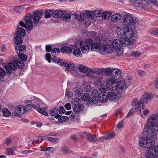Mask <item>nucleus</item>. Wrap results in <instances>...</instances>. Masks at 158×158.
Instances as JSON below:
<instances>
[{
    "mask_svg": "<svg viewBox=\"0 0 158 158\" xmlns=\"http://www.w3.org/2000/svg\"><path fill=\"white\" fill-rule=\"evenodd\" d=\"M148 123L143 133V137L139 141V144L148 148L146 154V158H158V146H153L155 142L150 138L156 137L155 131H158V110L156 114H152L148 118Z\"/></svg>",
    "mask_w": 158,
    "mask_h": 158,
    "instance_id": "f257e3e1",
    "label": "nucleus"
},
{
    "mask_svg": "<svg viewBox=\"0 0 158 158\" xmlns=\"http://www.w3.org/2000/svg\"><path fill=\"white\" fill-rule=\"evenodd\" d=\"M106 87L109 89L116 90L117 93L121 94L126 89L127 86L125 81L123 80L115 83V81L112 78L107 80L105 83Z\"/></svg>",
    "mask_w": 158,
    "mask_h": 158,
    "instance_id": "f03ea898",
    "label": "nucleus"
},
{
    "mask_svg": "<svg viewBox=\"0 0 158 158\" xmlns=\"http://www.w3.org/2000/svg\"><path fill=\"white\" fill-rule=\"evenodd\" d=\"M26 48V46L25 45H18L15 47V49L17 52L18 56L20 59L13 58L12 61L16 64L18 69H22L24 67V64L23 61H26L27 57V56L22 53V52Z\"/></svg>",
    "mask_w": 158,
    "mask_h": 158,
    "instance_id": "7ed1b4c3",
    "label": "nucleus"
},
{
    "mask_svg": "<svg viewBox=\"0 0 158 158\" xmlns=\"http://www.w3.org/2000/svg\"><path fill=\"white\" fill-rule=\"evenodd\" d=\"M43 13V12H41L40 10H37L34 11L32 15L30 14H27L24 17V19L26 23L28 24L33 25V22L36 25V23L39 22L41 18V14Z\"/></svg>",
    "mask_w": 158,
    "mask_h": 158,
    "instance_id": "20e7f679",
    "label": "nucleus"
},
{
    "mask_svg": "<svg viewBox=\"0 0 158 158\" xmlns=\"http://www.w3.org/2000/svg\"><path fill=\"white\" fill-rule=\"evenodd\" d=\"M120 19L122 24L126 25L134 26L138 23L137 19L132 17L131 15L128 14H125Z\"/></svg>",
    "mask_w": 158,
    "mask_h": 158,
    "instance_id": "39448f33",
    "label": "nucleus"
},
{
    "mask_svg": "<svg viewBox=\"0 0 158 158\" xmlns=\"http://www.w3.org/2000/svg\"><path fill=\"white\" fill-rule=\"evenodd\" d=\"M124 36L125 37H123V38L127 42L129 41L128 42L129 45L132 46L135 45L136 44L135 40L131 38L133 35V29L130 27H124Z\"/></svg>",
    "mask_w": 158,
    "mask_h": 158,
    "instance_id": "423d86ee",
    "label": "nucleus"
},
{
    "mask_svg": "<svg viewBox=\"0 0 158 158\" xmlns=\"http://www.w3.org/2000/svg\"><path fill=\"white\" fill-rule=\"evenodd\" d=\"M35 106L33 104L31 103L26 105L25 107L21 105L17 106L15 109L14 115L15 116H19L20 115L24 114L26 110H30L32 108L36 109Z\"/></svg>",
    "mask_w": 158,
    "mask_h": 158,
    "instance_id": "0eeeda50",
    "label": "nucleus"
},
{
    "mask_svg": "<svg viewBox=\"0 0 158 158\" xmlns=\"http://www.w3.org/2000/svg\"><path fill=\"white\" fill-rule=\"evenodd\" d=\"M129 41L127 42L123 38H120L119 40L114 39L110 43L112 47L115 50H118L121 46H127L129 45Z\"/></svg>",
    "mask_w": 158,
    "mask_h": 158,
    "instance_id": "6e6552de",
    "label": "nucleus"
},
{
    "mask_svg": "<svg viewBox=\"0 0 158 158\" xmlns=\"http://www.w3.org/2000/svg\"><path fill=\"white\" fill-rule=\"evenodd\" d=\"M81 98L84 101H87V103L88 105H91L94 106L100 105V104H98V99L94 98H91L89 94H85L81 96Z\"/></svg>",
    "mask_w": 158,
    "mask_h": 158,
    "instance_id": "1a4fd4ad",
    "label": "nucleus"
},
{
    "mask_svg": "<svg viewBox=\"0 0 158 158\" xmlns=\"http://www.w3.org/2000/svg\"><path fill=\"white\" fill-rule=\"evenodd\" d=\"M0 64H1L5 68L6 73L9 74L12 73V69L15 71L17 68L16 64L13 62H10L8 63H3V60L1 58H0Z\"/></svg>",
    "mask_w": 158,
    "mask_h": 158,
    "instance_id": "9d476101",
    "label": "nucleus"
},
{
    "mask_svg": "<svg viewBox=\"0 0 158 158\" xmlns=\"http://www.w3.org/2000/svg\"><path fill=\"white\" fill-rule=\"evenodd\" d=\"M86 45L90 46L91 49L93 51H99L100 50L101 43L100 42H94L90 38H87L85 40Z\"/></svg>",
    "mask_w": 158,
    "mask_h": 158,
    "instance_id": "9b49d317",
    "label": "nucleus"
},
{
    "mask_svg": "<svg viewBox=\"0 0 158 158\" xmlns=\"http://www.w3.org/2000/svg\"><path fill=\"white\" fill-rule=\"evenodd\" d=\"M131 104L135 108V110L138 111L139 113L142 112L141 109H143L144 104L141 101H139L137 98H135L132 100Z\"/></svg>",
    "mask_w": 158,
    "mask_h": 158,
    "instance_id": "f8f14e48",
    "label": "nucleus"
},
{
    "mask_svg": "<svg viewBox=\"0 0 158 158\" xmlns=\"http://www.w3.org/2000/svg\"><path fill=\"white\" fill-rule=\"evenodd\" d=\"M73 110L75 112L74 113H73L71 116L73 119L75 118V117H77L79 116V113L82 112L84 109V106L82 104H79L77 106H73Z\"/></svg>",
    "mask_w": 158,
    "mask_h": 158,
    "instance_id": "ddd939ff",
    "label": "nucleus"
},
{
    "mask_svg": "<svg viewBox=\"0 0 158 158\" xmlns=\"http://www.w3.org/2000/svg\"><path fill=\"white\" fill-rule=\"evenodd\" d=\"M121 72L122 71L118 69H112V77L110 78L114 79L115 81L120 78Z\"/></svg>",
    "mask_w": 158,
    "mask_h": 158,
    "instance_id": "4468645a",
    "label": "nucleus"
},
{
    "mask_svg": "<svg viewBox=\"0 0 158 158\" xmlns=\"http://www.w3.org/2000/svg\"><path fill=\"white\" fill-rule=\"evenodd\" d=\"M70 46L72 49H74L73 52V55L77 57H81L82 54L81 52V47L80 48H77V44H75L74 46L71 45Z\"/></svg>",
    "mask_w": 158,
    "mask_h": 158,
    "instance_id": "2eb2a0df",
    "label": "nucleus"
},
{
    "mask_svg": "<svg viewBox=\"0 0 158 158\" xmlns=\"http://www.w3.org/2000/svg\"><path fill=\"white\" fill-rule=\"evenodd\" d=\"M152 98V95L147 93H145L141 97V101L143 103H147L151 101Z\"/></svg>",
    "mask_w": 158,
    "mask_h": 158,
    "instance_id": "dca6fc26",
    "label": "nucleus"
},
{
    "mask_svg": "<svg viewBox=\"0 0 158 158\" xmlns=\"http://www.w3.org/2000/svg\"><path fill=\"white\" fill-rule=\"evenodd\" d=\"M102 51L106 53L110 54L113 51V48L111 45L110 44H106L103 47L102 49Z\"/></svg>",
    "mask_w": 158,
    "mask_h": 158,
    "instance_id": "f3484780",
    "label": "nucleus"
},
{
    "mask_svg": "<svg viewBox=\"0 0 158 158\" xmlns=\"http://www.w3.org/2000/svg\"><path fill=\"white\" fill-rule=\"evenodd\" d=\"M64 14V11L62 10H55L52 13V16L55 18H59L62 16Z\"/></svg>",
    "mask_w": 158,
    "mask_h": 158,
    "instance_id": "a211bd4d",
    "label": "nucleus"
},
{
    "mask_svg": "<svg viewBox=\"0 0 158 158\" xmlns=\"http://www.w3.org/2000/svg\"><path fill=\"white\" fill-rule=\"evenodd\" d=\"M107 97L109 100L112 101L116 99L117 95L116 93L113 92H109L107 94Z\"/></svg>",
    "mask_w": 158,
    "mask_h": 158,
    "instance_id": "6ab92c4d",
    "label": "nucleus"
},
{
    "mask_svg": "<svg viewBox=\"0 0 158 158\" xmlns=\"http://www.w3.org/2000/svg\"><path fill=\"white\" fill-rule=\"evenodd\" d=\"M58 108L54 107L50 110L49 113L50 115L54 116L55 118H57L59 116V114H58Z\"/></svg>",
    "mask_w": 158,
    "mask_h": 158,
    "instance_id": "aec40b11",
    "label": "nucleus"
},
{
    "mask_svg": "<svg viewBox=\"0 0 158 158\" xmlns=\"http://www.w3.org/2000/svg\"><path fill=\"white\" fill-rule=\"evenodd\" d=\"M19 24L20 26L23 27H24L27 31H31L32 28L33 26L32 25L28 24L25 22L24 23L22 21H20L19 22Z\"/></svg>",
    "mask_w": 158,
    "mask_h": 158,
    "instance_id": "412c9836",
    "label": "nucleus"
},
{
    "mask_svg": "<svg viewBox=\"0 0 158 158\" xmlns=\"http://www.w3.org/2000/svg\"><path fill=\"white\" fill-rule=\"evenodd\" d=\"M124 27L122 28L120 27H118L116 29L115 33L118 37H120V38H123V37H122V36L123 35L124 36Z\"/></svg>",
    "mask_w": 158,
    "mask_h": 158,
    "instance_id": "4be33fe9",
    "label": "nucleus"
},
{
    "mask_svg": "<svg viewBox=\"0 0 158 158\" xmlns=\"http://www.w3.org/2000/svg\"><path fill=\"white\" fill-rule=\"evenodd\" d=\"M26 35V31L23 28L19 27L17 31V36L23 37Z\"/></svg>",
    "mask_w": 158,
    "mask_h": 158,
    "instance_id": "5701e85b",
    "label": "nucleus"
},
{
    "mask_svg": "<svg viewBox=\"0 0 158 158\" xmlns=\"http://www.w3.org/2000/svg\"><path fill=\"white\" fill-rule=\"evenodd\" d=\"M107 95L103 94H100V96L98 97V103H105L107 101Z\"/></svg>",
    "mask_w": 158,
    "mask_h": 158,
    "instance_id": "b1692460",
    "label": "nucleus"
},
{
    "mask_svg": "<svg viewBox=\"0 0 158 158\" xmlns=\"http://www.w3.org/2000/svg\"><path fill=\"white\" fill-rule=\"evenodd\" d=\"M84 134L86 135L87 139L89 140L92 142H95L97 141L96 136L95 135H92L89 133H87L85 132H84Z\"/></svg>",
    "mask_w": 158,
    "mask_h": 158,
    "instance_id": "393cba45",
    "label": "nucleus"
},
{
    "mask_svg": "<svg viewBox=\"0 0 158 158\" xmlns=\"http://www.w3.org/2000/svg\"><path fill=\"white\" fill-rule=\"evenodd\" d=\"M63 65L66 67L68 70L71 71L73 70L74 66L73 63H71V62L69 63L65 61L64 62L63 61Z\"/></svg>",
    "mask_w": 158,
    "mask_h": 158,
    "instance_id": "a878e982",
    "label": "nucleus"
},
{
    "mask_svg": "<svg viewBox=\"0 0 158 158\" xmlns=\"http://www.w3.org/2000/svg\"><path fill=\"white\" fill-rule=\"evenodd\" d=\"M31 102H32V103L33 104V105H35L36 109V107L40 106V105L42 103V101L39 98L35 97L34 99H32V101H31Z\"/></svg>",
    "mask_w": 158,
    "mask_h": 158,
    "instance_id": "bb28decb",
    "label": "nucleus"
},
{
    "mask_svg": "<svg viewBox=\"0 0 158 158\" xmlns=\"http://www.w3.org/2000/svg\"><path fill=\"white\" fill-rule=\"evenodd\" d=\"M122 15L121 14H115L113 15L111 17V21L113 22H115L118 20L121 19Z\"/></svg>",
    "mask_w": 158,
    "mask_h": 158,
    "instance_id": "cd10ccee",
    "label": "nucleus"
},
{
    "mask_svg": "<svg viewBox=\"0 0 158 158\" xmlns=\"http://www.w3.org/2000/svg\"><path fill=\"white\" fill-rule=\"evenodd\" d=\"M72 48H71L69 47L64 46L60 49V51L63 53L69 54L72 52Z\"/></svg>",
    "mask_w": 158,
    "mask_h": 158,
    "instance_id": "c85d7f7f",
    "label": "nucleus"
},
{
    "mask_svg": "<svg viewBox=\"0 0 158 158\" xmlns=\"http://www.w3.org/2000/svg\"><path fill=\"white\" fill-rule=\"evenodd\" d=\"M14 40L15 44L17 45H20L23 42V40L22 37L19 36H15Z\"/></svg>",
    "mask_w": 158,
    "mask_h": 158,
    "instance_id": "c756f323",
    "label": "nucleus"
},
{
    "mask_svg": "<svg viewBox=\"0 0 158 158\" xmlns=\"http://www.w3.org/2000/svg\"><path fill=\"white\" fill-rule=\"evenodd\" d=\"M52 60L53 62L58 64L60 66L63 65V64L62 60L60 58H59L58 57H57L55 56H53Z\"/></svg>",
    "mask_w": 158,
    "mask_h": 158,
    "instance_id": "7c9ffc66",
    "label": "nucleus"
},
{
    "mask_svg": "<svg viewBox=\"0 0 158 158\" xmlns=\"http://www.w3.org/2000/svg\"><path fill=\"white\" fill-rule=\"evenodd\" d=\"M16 147H13L11 148H7L6 154L7 155H13V152L16 150Z\"/></svg>",
    "mask_w": 158,
    "mask_h": 158,
    "instance_id": "2f4dec72",
    "label": "nucleus"
},
{
    "mask_svg": "<svg viewBox=\"0 0 158 158\" xmlns=\"http://www.w3.org/2000/svg\"><path fill=\"white\" fill-rule=\"evenodd\" d=\"M3 116L4 117H9L11 115V114L10 110L6 108L2 110Z\"/></svg>",
    "mask_w": 158,
    "mask_h": 158,
    "instance_id": "473e14b6",
    "label": "nucleus"
},
{
    "mask_svg": "<svg viewBox=\"0 0 158 158\" xmlns=\"http://www.w3.org/2000/svg\"><path fill=\"white\" fill-rule=\"evenodd\" d=\"M90 48V47L89 45H85L82 47L81 51L83 53L86 54L88 53L89 50Z\"/></svg>",
    "mask_w": 158,
    "mask_h": 158,
    "instance_id": "72a5a7b5",
    "label": "nucleus"
},
{
    "mask_svg": "<svg viewBox=\"0 0 158 158\" xmlns=\"http://www.w3.org/2000/svg\"><path fill=\"white\" fill-rule=\"evenodd\" d=\"M111 15V13L110 12L105 11V12H102V18L104 19H108L110 18Z\"/></svg>",
    "mask_w": 158,
    "mask_h": 158,
    "instance_id": "f704fd0d",
    "label": "nucleus"
},
{
    "mask_svg": "<svg viewBox=\"0 0 158 158\" xmlns=\"http://www.w3.org/2000/svg\"><path fill=\"white\" fill-rule=\"evenodd\" d=\"M80 100L78 98H73L71 101V103L72 104V106H77V105H79L80 103Z\"/></svg>",
    "mask_w": 158,
    "mask_h": 158,
    "instance_id": "c9c22d12",
    "label": "nucleus"
},
{
    "mask_svg": "<svg viewBox=\"0 0 158 158\" xmlns=\"http://www.w3.org/2000/svg\"><path fill=\"white\" fill-rule=\"evenodd\" d=\"M100 94L98 89H94L92 91L91 94L93 98H98L100 96Z\"/></svg>",
    "mask_w": 158,
    "mask_h": 158,
    "instance_id": "e433bc0d",
    "label": "nucleus"
},
{
    "mask_svg": "<svg viewBox=\"0 0 158 158\" xmlns=\"http://www.w3.org/2000/svg\"><path fill=\"white\" fill-rule=\"evenodd\" d=\"M112 71V69H111L110 68H107L104 70V74H105V75L107 76L111 75V74Z\"/></svg>",
    "mask_w": 158,
    "mask_h": 158,
    "instance_id": "4c0bfd02",
    "label": "nucleus"
},
{
    "mask_svg": "<svg viewBox=\"0 0 158 158\" xmlns=\"http://www.w3.org/2000/svg\"><path fill=\"white\" fill-rule=\"evenodd\" d=\"M25 5L15 6L14 8V10L17 12H19L24 10L23 6Z\"/></svg>",
    "mask_w": 158,
    "mask_h": 158,
    "instance_id": "58836bf2",
    "label": "nucleus"
},
{
    "mask_svg": "<svg viewBox=\"0 0 158 158\" xmlns=\"http://www.w3.org/2000/svg\"><path fill=\"white\" fill-rule=\"evenodd\" d=\"M93 12V15L97 17L102 16V11L101 10H96Z\"/></svg>",
    "mask_w": 158,
    "mask_h": 158,
    "instance_id": "ea45409f",
    "label": "nucleus"
},
{
    "mask_svg": "<svg viewBox=\"0 0 158 158\" xmlns=\"http://www.w3.org/2000/svg\"><path fill=\"white\" fill-rule=\"evenodd\" d=\"M53 10H48L45 11V17L46 18H48L50 17L51 14L52 15Z\"/></svg>",
    "mask_w": 158,
    "mask_h": 158,
    "instance_id": "a19ab883",
    "label": "nucleus"
},
{
    "mask_svg": "<svg viewBox=\"0 0 158 158\" xmlns=\"http://www.w3.org/2000/svg\"><path fill=\"white\" fill-rule=\"evenodd\" d=\"M85 17L88 19H89L90 18L91 19H92V15H93V12L90 11L89 10H87L85 11Z\"/></svg>",
    "mask_w": 158,
    "mask_h": 158,
    "instance_id": "79ce46f5",
    "label": "nucleus"
},
{
    "mask_svg": "<svg viewBox=\"0 0 158 158\" xmlns=\"http://www.w3.org/2000/svg\"><path fill=\"white\" fill-rule=\"evenodd\" d=\"M78 69L82 73H86L87 71V68L81 64L79 65Z\"/></svg>",
    "mask_w": 158,
    "mask_h": 158,
    "instance_id": "37998d69",
    "label": "nucleus"
},
{
    "mask_svg": "<svg viewBox=\"0 0 158 158\" xmlns=\"http://www.w3.org/2000/svg\"><path fill=\"white\" fill-rule=\"evenodd\" d=\"M37 110L41 114H42L45 116H47L48 115V113L45 111V110L44 108H38L37 109Z\"/></svg>",
    "mask_w": 158,
    "mask_h": 158,
    "instance_id": "c03bdc74",
    "label": "nucleus"
},
{
    "mask_svg": "<svg viewBox=\"0 0 158 158\" xmlns=\"http://www.w3.org/2000/svg\"><path fill=\"white\" fill-rule=\"evenodd\" d=\"M83 90L81 89L78 88L75 91V94L76 96H80L82 94Z\"/></svg>",
    "mask_w": 158,
    "mask_h": 158,
    "instance_id": "a18cd8bd",
    "label": "nucleus"
},
{
    "mask_svg": "<svg viewBox=\"0 0 158 158\" xmlns=\"http://www.w3.org/2000/svg\"><path fill=\"white\" fill-rule=\"evenodd\" d=\"M51 54L53 56H54L56 52L58 53H60V51L58 48H55L52 49V50H51Z\"/></svg>",
    "mask_w": 158,
    "mask_h": 158,
    "instance_id": "49530a36",
    "label": "nucleus"
},
{
    "mask_svg": "<svg viewBox=\"0 0 158 158\" xmlns=\"http://www.w3.org/2000/svg\"><path fill=\"white\" fill-rule=\"evenodd\" d=\"M61 150L64 154L66 155L69 152V149L67 147L64 146L61 148Z\"/></svg>",
    "mask_w": 158,
    "mask_h": 158,
    "instance_id": "de8ad7c7",
    "label": "nucleus"
},
{
    "mask_svg": "<svg viewBox=\"0 0 158 158\" xmlns=\"http://www.w3.org/2000/svg\"><path fill=\"white\" fill-rule=\"evenodd\" d=\"M124 119L119 121L118 123L117 127L119 129H121L123 127Z\"/></svg>",
    "mask_w": 158,
    "mask_h": 158,
    "instance_id": "09e8293b",
    "label": "nucleus"
},
{
    "mask_svg": "<svg viewBox=\"0 0 158 158\" xmlns=\"http://www.w3.org/2000/svg\"><path fill=\"white\" fill-rule=\"evenodd\" d=\"M63 15H64L63 17V19L64 20L67 21L68 19H71V16L70 14L69 13L64 14Z\"/></svg>",
    "mask_w": 158,
    "mask_h": 158,
    "instance_id": "8fccbe9b",
    "label": "nucleus"
},
{
    "mask_svg": "<svg viewBox=\"0 0 158 158\" xmlns=\"http://www.w3.org/2000/svg\"><path fill=\"white\" fill-rule=\"evenodd\" d=\"M85 14L84 12L81 13L80 14V16H79L78 20L80 21H84V17H85Z\"/></svg>",
    "mask_w": 158,
    "mask_h": 158,
    "instance_id": "3c124183",
    "label": "nucleus"
},
{
    "mask_svg": "<svg viewBox=\"0 0 158 158\" xmlns=\"http://www.w3.org/2000/svg\"><path fill=\"white\" fill-rule=\"evenodd\" d=\"M87 76H89L90 77H92L93 75V73L91 69L87 68V71L85 73Z\"/></svg>",
    "mask_w": 158,
    "mask_h": 158,
    "instance_id": "603ef678",
    "label": "nucleus"
},
{
    "mask_svg": "<svg viewBox=\"0 0 158 158\" xmlns=\"http://www.w3.org/2000/svg\"><path fill=\"white\" fill-rule=\"evenodd\" d=\"M46 59L49 63H50L51 61L52 58L51 56L49 53H47L45 55Z\"/></svg>",
    "mask_w": 158,
    "mask_h": 158,
    "instance_id": "864d4df0",
    "label": "nucleus"
},
{
    "mask_svg": "<svg viewBox=\"0 0 158 158\" xmlns=\"http://www.w3.org/2000/svg\"><path fill=\"white\" fill-rule=\"evenodd\" d=\"M130 54L131 56L135 57H139L140 56L139 52L137 51L132 52Z\"/></svg>",
    "mask_w": 158,
    "mask_h": 158,
    "instance_id": "5fc2aeb1",
    "label": "nucleus"
},
{
    "mask_svg": "<svg viewBox=\"0 0 158 158\" xmlns=\"http://www.w3.org/2000/svg\"><path fill=\"white\" fill-rule=\"evenodd\" d=\"M6 72L2 68H0V76L1 77H4L5 76Z\"/></svg>",
    "mask_w": 158,
    "mask_h": 158,
    "instance_id": "6e6d98bb",
    "label": "nucleus"
},
{
    "mask_svg": "<svg viewBox=\"0 0 158 158\" xmlns=\"http://www.w3.org/2000/svg\"><path fill=\"white\" fill-rule=\"evenodd\" d=\"M48 140L52 143H57L58 141V139L54 138L51 137H49L48 138Z\"/></svg>",
    "mask_w": 158,
    "mask_h": 158,
    "instance_id": "4d7b16f0",
    "label": "nucleus"
},
{
    "mask_svg": "<svg viewBox=\"0 0 158 158\" xmlns=\"http://www.w3.org/2000/svg\"><path fill=\"white\" fill-rule=\"evenodd\" d=\"M65 95L68 98L71 97L73 95V93L67 89L66 90Z\"/></svg>",
    "mask_w": 158,
    "mask_h": 158,
    "instance_id": "13d9d810",
    "label": "nucleus"
},
{
    "mask_svg": "<svg viewBox=\"0 0 158 158\" xmlns=\"http://www.w3.org/2000/svg\"><path fill=\"white\" fill-rule=\"evenodd\" d=\"M60 114H62L65 113V110L62 106H60L59 109V112Z\"/></svg>",
    "mask_w": 158,
    "mask_h": 158,
    "instance_id": "bf43d9fd",
    "label": "nucleus"
},
{
    "mask_svg": "<svg viewBox=\"0 0 158 158\" xmlns=\"http://www.w3.org/2000/svg\"><path fill=\"white\" fill-rule=\"evenodd\" d=\"M106 136L108 137V139H110L115 137V134L114 132H112L109 134L106 135Z\"/></svg>",
    "mask_w": 158,
    "mask_h": 158,
    "instance_id": "052dcab7",
    "label": "nucleus"
},
{
    "mask_svg": "<svg viewBox=\"0 0 158 158\" xmlns=\"http://www.w3.org/2000/svg\"><path fill=\"white\" fill-rule=\"evenodd\" d=\"M137 72L139 75L141 76H144L145 75V72L141 70H137Z\"/></svg>",
    "mask_w": 158,
    "mask_h": 158,
    "instance_id": "680f3d73",
    "label": "nucleus"
},
{
    "mask_svg": "<svg viewBox=\"0 0 158 158\" xmlns=\"http://www.w3.org/2000/svg\"><path fill=\"white\" fill-rule=\"evenodd\" d=\"M153 84H154V86L156 88L158 89V78H157L153 81Z\"/></svg>",
    "mask_w": 158,
    "mask_h": 158,
    "instance_id": "e2e57ef3",
    "label": "nucleus"
},
{
    "mask_svg": "<svg viewBox=\"0 0 158 158\" xmlns=\"http://www.w3.org/2000/svg\"><path fill=\"white\" fill-rule=\"evenodd\" d=\"M65 108L67 110H70L71 109V107L70 104L69 103L66 104L64 106Z\"/></svg>",
    "mask_w": 158,
    "mask_h": 158,
    "instance_id": "0e129e2a",
    "label": "nucleus"
},
{
    "mask_svg": "<svg viewBox=\"0 0 158 158\" xmlns=\"http://www.w3.org/2000/svg\"><path fill=\"white\" fill-rule=\"evenodd\" d=\"M104 69H97V70L96 73L98 74H104Z\"/></svg>",
    "mask_w": 158,
    "mask_h": 158,
    "instance_id": "69168bd1",
    "label": "nucleus"
},
{
    "mask_svg": "<svg viewBox=\"0 0 158 158\" xmlns=\"http://www.w3.org/2000/svg\"><path fill=\"white\" fill-rule=\"evenodd\" d=\"M45 49L47 52H49L52 49L50 45H46L45 47Z\"/></svg>",
    "mask_w": 158,
    "mask_h": 158,
    "instance_id": "338daca9",
    "label": "nucleus"
},
{
    "mask_svg": "<svg viewBox=\"0 0 158 158\" xmlns=\"http://www.w3.org/2000/svg\"><path fill=\"white\" fill-rule=\"evenodd\" d=\"M151 34L153 35H158V29H155L152 30L150 31Z\"/></svg>",
    "mask_w": 158,
    "mask_h": 158,
    "instance_id": "774afa93",
    "label": "nucleus"
}]
</instances>
